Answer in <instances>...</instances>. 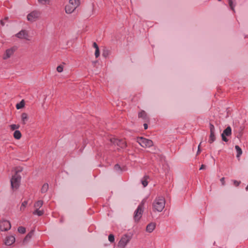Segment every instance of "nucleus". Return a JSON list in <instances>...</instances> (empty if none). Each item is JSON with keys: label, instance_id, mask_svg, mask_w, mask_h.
<instances>
[{"label": "nucleus", "instance_id": "obj_1", "mask_svg": "<svg viewBox=\"0 0 248 248\" xmlns=\"http://www.w3.org/2000/svg\"><path fill=\"white\" fill-rule=\"evenodd\" d=\"M165 200L163 196H158L155 198L153 203V207L154 211L161 212L164 208Z\"/></svg>", "mask_w": 248, "mask_h": 248}, {"label": "nucleus", "instance_id": "obj_2", "mask_svg": "<svg viewBox=\"0 0 248 248\" xmlns=\"http://www.w3.org/2000/svg\"><path fill=\"white\" fill-rule=\"evenodd\" d=\"M146 201L145 199H143L139 205L137 209L134 212V218L136 221L140 220L143 212L144 205Z\"/></svg>", "mask_w": 248, "mask_h": 248}, {"label": "nucleus", "instance_id": "obj_3", "mask_svg": "<svg viewBox=\"0 0 248 248\" xmlns=\"http://www.w3.org/2000/svg\"><path fill=\"white\" fill-rule=\"evenodd\" d=\"M21 171V170H16V174L12 176L11 179V184L13 189H17L19 187L21 180V176L17 174V172Z\"/></svg>", "mask_w": 248, "mask_h": 248}, {"label": "nucleus", "instance_id": "obj_4", "mask_svg": "<svg viewBox=\"0 0 248 248\" xmlns=\"http://www.w3.org/2000/svg\"><path fill=\"white\" fill-rule=\"evenodd\" d=\"M132 238V235L128 234L123 235L118 244V246L120 248H125L127 244Z\"/></svg>", "mask_w": 248, "mask_h": 248}, {"label": "nucleus", "instance_id": "obj_5", "mask_svg": "<svg viewBox=\"0 0 248 248\" xmlns=\"http://www.w3.org/2000/svg\"><path fill=\"white\" fill-rule=\"evenodd\" d=\"M137 141L140 146L144 148L150 147L153 145L152 140L141 137H138L137 139Z\"/></svg>", "mask_w": 248, "mask_h": 248}, {"label": "nucleus", "instance_id": "obj_6", "mask_svg": "<svg viewBox=\"0 0 248 248\" xmlns=\"http://www.w3.org/2000/svg\"><path fill=\"white\" fill-rule=\"evenodd\" d=\"M41 16V12L38 10H34L27 15V20L33 22L38 20Z\"/></svg>", "mask_w": 248, "mask_h": 248}, {"label": "nucleus", "instance_id": "obj_7", "mask_svg": "<svg viewBox=\"0 0 248 248\" xmlns=\"http://www.w3.org/2000/svg\"><path fill=\"white\" fill-rule=\"evenodd\" d=\"M110 141L113 144L117 145L121 148H124L126 147V143L124 140L113 138L110 140Z\"/></svg>", "mask_w": 248, "mask_h": 248}, {"label": "nucleus", "instance_id": "obj_8", "mask_svg": "<svg viewBox=\"0 0 248 248\" xmlns=\"http://www.w3.org/2000/svg\"><path fill=\"white\" fill-rule=\"evenodd\" d=\"M11 227L10 222L6 220H0V230L7 231Z\"/></svg>", "mask_w": 248, "mask_h": 248}, {"label": "nucleus", "instance_id": "obj_9", "mask_svg": "<svg viewBox=\"0 0 248 248\" xmlns=\"http://www.w3.org/2000/svg\"><path fill=\"white\" fill-rule=\"evenodd\" d=\"M232 134V129L230 126H228L223 132L221 134L222 139L224 141L227 142L228 139L226 136H229Z\"/></svg>", "mask_w": 248, "mask_h": 248}, {"label": "nucleus", "instance_id": "obj_10", "mask_svg": "<svg viewBox=\"0 0 248 248\" xmlns=\"http://www.w3.org/2000/svg\"><path fill=\"white\" fill-rule=\"evenodd\" d=\"M15 49L14 48H11L6 50L5 53L4 54L3 58L6 60L10 58L14 53Z\"/></svg>", "mask_w": 248, "mask_h": 248}, {"label": "nucleus", "instance_id": "obj_11", "mask_svg": "<svg viewBox=\"0 0 248 248\" xmlns=\"http://www.w3.org/2000/svg\"><path fill=\"white\" fill-rule=\"evenodd\" d=\"M15 242V238L13 235L7 236L5 244L6 245L10 246Z\"/></svg>", "mask_w": 248, "mask_h": 248}, {"label": "nucleus", "instance_id": "obj_12", "mask_svg": "<svg viewBox=\"0 0 248 248\" xmlns=\"http://www.w3.org/2000/svg\"><path fill=\"white\" fill-rule=\"evenodd\" d=\"M76 9V8L75 7L72 6V5L69 3L66 5L65 7V11L66 13L69 14L72 13Z\"/></svg>", "mask_w": 248, "mask_h": 248}, {"label": "nucleus", "instance_id": "obj_13", "mask_svg": "<svg viewBox=\"0 0 248 248\" xmlns=\"http://www.w3.org/2000/svg\"><path fill=\"white\" fill-rule=\"evenodd\" d=\"M139 118H142L145 122H147L149 121V118L148 117L146 112L144 110H141L139 113Z\"/></svg>", "mask_w": 248, "mask_h": 248}, {"label": "nucleus", "instance_id": "obj_14", "mask_svg": "<svg viewBox=\"0 0 248 248\" xmlns=\"http://www.w3.org/2000/svg\"><path fill=\"white\" fill-rule=\"evenodd\" d=\"M33 230H31L30 232H29L27 235L25 236L24 238L23 241V244L24 245L28 243V242L30 240L31 238L32 237L33 234Z\"/></svg>", "mask_w": 248, "mask_h": 248}, {"label": "nucleus", "instance_id": "obj_15", "mask_svg": "<svg viewBox=\"0 0 248 248\" xmlns=\"http://www.w3.org/2000/svg\"><path fill=\"white\" fill-rule=\"evenodd\" d=\"M16 36H17V37L19 38L27 39L28 34L25 31L22 30L21 31L17 33Z\"/></svg>", "mask_w": 248, "mask_h": 248}, {"label": "nucleus", "instance_id": "obj_16", "mask_svg": "<svg viewBox=\"0 0 248 248\" xmlns=\"http://www.w3.org/2000/svg\"><path fill=\"white\" fill-rule=\"evenodd\" d=\"M155 223L154 222L148 224L146 227V231L149 233L152 232L155 230Z\"/></svg>", "mask_w": 248, "mask_h": 248}, {"label": "nucleus", "instance_id": "obj_17", "mask_svg": "<svg viewBox=\"0 0 248 248\" xmlns=\"http://www.w3.org/2000/svg\"><path fill=\"white\" fill-rule=\"evenodd\" d=\"M69 3L77 8L80 4V0H69Z\"/></svg>", "mask_w": 248, "mask_h": 248}, {"label": "nucleus", "instance_id": "obj_18", "mask_svg": "<svg viewBox=\"0 0 248 248\" xmlns=\"http://www.w3.org/2000/svg\"><path fill=\"white\" fill-rule=\"evenodd\" d=\"M21 118L22 124H26L29 119L28 114L26 113H22Z\"/></svg>", "mask_w": 248, "mask_h": 248}, {"label": "nucleus", "instance_id": "obj_19", "mask_svg": "<svg viewBox=\"0 0 248 248\" xmlns=\"http://www.w3.org/2000/svg\"><path fill=\"white\" fill-rule=\"evenodd\" d=\"M43 204V201L42 200H39L35 202L34 204V207L35 209H39L40 207L42 206Z\"/></svg>", "mask_w": 248, "mask_h": 248}, {"label": "nucleus", "instance_id": "obj_20", "mask_svg": "<svg viewBox=\"0 0 248 248\" xmlns=\"http://www.w3.org/2000/svg\"><path fill=\"white\" fill-rule=\"evenodd\" d=\"M14 137L16 140H19L21 137V133L19 130H16L14 133Z\"/></svg>", "mask_w": 248, "mask_h": 248}, {"label": "nucleus", "instance_id": "obj_21", "mask_svg": "<svg viewBox=\"0 0 248 248\" xmlns=\"http://www.w3.org/2000/svg\"><path fill=\"white\" fill-rule=\"evenodd\" d=\"M44 211L43 210H40L39 209H35L33 212V214L35 215H38V216H41L44 214Z\"/></svg>", "mask_w": 248, "mask_h": 248}, {"label": "nucleus", "instance_id": "obj_22", "mask_svg": "<svg viewBox=\"0 0 248 248\" xmlns=\"http://www.w3.org/2000/svg\"><path fill=\"white\" fill-rule=\"evenodd\" d=\"M216 140V137L215 133H210L209 140L208 142L210 143H213Z\"/></svg>", "mask_w": 248, "mask_h": 248}, {"label": "nucleus", "instance_id": "obj_23", "mask_svg": "<svg viewBox=\"0 0 248 248\" xmlns=\"http://www.w3.org/2000/svg\"><path fill=\"white\" fill-rule=\"evenodd\" d=\"M48 189V185L47 183L44 184L41 188V192L44 193H46Z\"/></svg>", "mask_w": 248, "mask_h": 248}, {"label": "nucleus", "instance_id": "obj_24", "mask_svg": "<svg viewBox=\"0 0 248 248\" xmlns=\"http://www.w3.org/2000/svg\"><path fill=\"white\" fill-rule=\"evenodd\" d=\"M24 105H25L24 101L23 100H22L20 103H17L16 105V108L17 109H21L24 107Z\"/></svg>", "mask_w": 248, "mask_h": 248}, {"label": "nucleus", "instance_id": "obj_25", "mask_svg": "<svg viewBox=\"0 0 248 248\" xmlns=\"http://www.w3.org/2000/svg\"><path fill=\"white\" fill-rule=\"evenodd\" d=\"M235 148L237 151V156H240V155H242V151L241 150V149L240 148V147L238 146V145H236L235 146Z\"/></svg>", "mask_w": 248, "mask_h": 248}, {"label": "nucleus", "instance_id": "obj_26", "mask_svg": "<svg viewBox=\"0 0 248 248\" xmlns=\"http://www.w3.org/2000/svg\"><path fill=\"white\" fill-rule=\"evenodd\" d=\"M233 0H228L229 5L231 9L234 12L235 4H233Z\"/></svg>", "mask_w": 248, "mask_h": 248}, {"label": "nucleus", "instance_id": "obj_27", "mask_svg": "<svg viewBox=\"0 0 248 248\" xmlns=\"http://www.w3.org/2000/svg\"><path fill=\"white\" fill-rule=\"evenodd\" d=\"M27 204H28V201H24L21 205V206L20 208V211H24L25 207H26Z\"/></svg>", "mask_w": 248, "mask_h": 248}, {"label": "nucleus", "instance_id": "obj_28", "mask_svg": "<svg viewBox=\"0 0 248 248\" xmlns=\"http://www.w3.org/2000/svg\"><path fill=\"white\" fill-rule=\"evenodd\" d=\"M18 232L22 234L25 233L26 232V228L22 226H20L18 228Z\"/></svg>", "mask_w": 248, "mask_h": 248}, {"label": "nucleus", "instance_id": "obj_29", "mask_svg": "<svg viewBox=\"0 0 248 248\" xmlns=\"http://www.w3.org/2000/svg\"><path fill=\"white\" fill-rule=\"evenodd\" d=\"M39 2L43 5L49 4V0H38Z\"/></svg>", "mask_w": 248, "mask_h": 248}, {"label": "nucleus", "instance_id": "obj_30", "mask_svg": "<svg viewBox=\"0 0 248 248\" xmlns=\"http://www.w3.org/2000/svg\"><path fill=\"white\" fill-rule=\"evenodd\" d=\"M19 125L18 124H13L10 125V128L12 130H15V129H18L19 128Z\"/></svg>", "mask_w": 248, "mask_h": 248}, {"label": "nucleus", "instance_id": "obj_31", "mask_svg": "<svg viewBox=\"0 0 248 248\" xmlns=\"http://www.w3.org/2000/svg\"><path fill=\"white\" fill-rule=\"evenodd\" d=\"M209 126H210V133H215V126H214V125L213 124H212L211 123H210Z\"/></svg>", "mask_w": 248, "mask_h": 248}, {"label": "nucleus", "instance_id": "obj_32", "mask_svg": "<svg viewBox=\"0 0 248 248\" xmlns=\"http://www.w3.org/2000/svg\"><path fill=\"white\" fill-rule=\"evenodd\" d=\"M108 240L111 243H113L114 242V240H115V238H114V236L113 234H110L108 235Z\"/></svg>", "mask_w": 248, "mask_h": 248}, {"label": "nucleus", "instance_id": "obj_33", "mask_svg": "<svg viewBox=\"0 0 248 248\" xmlns=\"http://www.w3.org/2000/svg\"><path fill=\"white\" fill-rule=\"evenodd\" d=\"M141 183L143 186V187H146L148 185V182L146 179L142 180Z\"/></svg>", "mask_w": 248, "mask_h": 248}, {"label": "nucleus", "instance_id": "obj_34", "mask_svg": "<svg viewBox=\"0 0 248 248\" xmlns=\"http://www.w3.org/2000/svg\"><path fill=\"white\" fill-rule=\"evenodd\" d=\"M57 70L59 73L62 72L63 71V66L62 65H59L57 67Z\"/></svg>", "mask_w": 248, "mask_h": 248}, {"label": "nucleus", "instance_id": "obj_35", "mask_svg": "<svg viewBox=\"0 0 248 248\" xmlns=\"http://www.w3.org/2000/svg\"><path fill=\"white\" fill-rule=\"evenodd\" d=\"M95 56L96 58H98L99 55H100V52H99V49H97L95 50Z\"/></svg>", "mask_w": 248, "mask_h": 248}, {"label": "nucleus", "instance_id": "obj_36", "mask_svg": "<svg viewBox=\"0 0 248 248\" xmlns=\"http://www.w3.org/2000/svg\"><path fill=\"white\" fill-rule=\"evenodd\" d=\"M233 184L236 186H238L239 185V184H240V182L237 181L236 180H234Z\"/></svg>", "mask_w": 248, "mask_h": 248}, {"label": "nucleus", "instance_id": "obj_37", "mask_svg": "<svg viewBox=\"0 0 248 248\" xmlns=\"http://www.w3.org/2000/svg\"><path fill=\"white\" fill-rule=\"evenodd\" d=\"M93 46L95 48V50L97 49H99L98 45L95 42H94L93 43Z\"/></svg>", "mask_w": 248, "mask_h": 248}, {"label": "nucleus", "instance_id": "obj_38", "mask_svg": "<svg viewBox=\"0 0 248 248\" xmlns=\"http://www.w3.org/2000/svg\"><path fill=\"white\" fill-rule=\"evenodd\" d=\"M205 165H202L200 168V170H203V169H205Z\"/></svg>", "mask_w": 248, "mask_h": 248}, {"label": "nucleus", "instance_id": "obj_39", "mask_svg": "<svg viewBox=\"0 0 248 248\" xmlns=\"http://www.w3.org/2000/svg\"><path fill=\"white\" fill-rule=\"evenodd\" d=\"M220 181L222 183V184L223 185H224V177L221 178L220 179Z\"/></svg>", "mask_w": 248, "mask_h": 248}, {"label": "nucleus", "instance_id": "obj_40", "mask_svg": "<svg viewBox=\"0 0 248 248\" xmlns=\"http://www.w3.org/2000/svg\"><path fill=\"white\" fill-rule=\"evenodd\" d=\"M201 144V143H200V144L198 146V151H197V154H199L201 152V150H200V148Z\"/></svg>", "mask_w": 248, "mask_h": 248}, {"label": "nucleus", "instance_id": "obj_41", "mask_svg": "<svg viewBox=\"0 0 248 248\" xmlns=\"http://www.w3.org/2000/svg\"><path fill=\"white\" fill-rule=\"evenodd\" d=\"M120 168V166L118 164H116L114 166V168L117 170L119 169Z\"/></svg>", "mask_w": 248, "mask_h": 248}, {"label": "nucleus", "instance_id": "obj_42", "mask_svg": "<svg viewBox=\"0 0 248 248\" xmlns=\"http://www.w3.org/2000/svg\"><path fill=\"white\" fill-rule=\"evenodd\" d=\"M144 129H147L148 128V124L146 123L143 124Z\"/></svg>", "mask_w": 248, "mask_h": 248}, {"label": "nucleus", "instance_id": "obj_43", "mask_svg": "<svg viewBox=\"0 0 248 248\" xmlns=\"http://www.w3.org/2000/svg\"><path fill=\"white\" fill-rule=\"evenodd\" d=\"M0 23H1V24L2 25H4V23H3V21L1 20Z\"/></svg>", "mask_w": 248, "mask_h": 248}, {"label": "nucleus", "instance_id": "obj_44", "mask_svg": "<svg viewBox=\"0 0 248 248\" xmlns=\"http://www.w3.org/2000/svg\"><path fill=\"white\" fill-rule=\"evenodd\" d=\"M246 190L248 191V185L246 187Z\"/></svg>", "mask_w": 248, "mask_h": 248}]
</instances>
